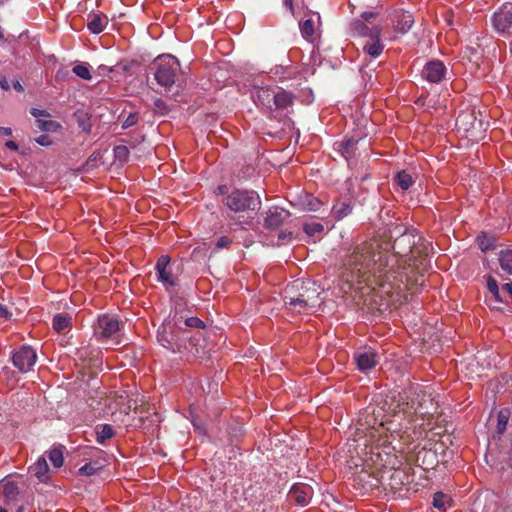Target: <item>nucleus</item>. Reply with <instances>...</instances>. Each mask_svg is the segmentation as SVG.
Instances as JSON below:
<instances>
[{
    "instance_id": "nucleus-56",
    "label": "nucleus",
    "mask_w": 512,
    "mask_h": 512,
    "mask_svg": "<svg viewBox=\"0 0 512 512\" xmlns=\"http://www.w3.org/2000/svg\"><path fill=\"white\" fill-rule=\"evenodd\" d=\"M503 289L512 295V283H506L503 285Z\"/></svg>"
},
{
    "instance_id": "nucleus-42",
    "label": "nucleus",
    "mask_w": 512,
    "mask_h": 512,
    "mask_svg": "<svg viewBox=\"0 0 512 512\" xmlns=\"http://www.w3.org/2000/svg\"><path fill=\"white\" fill-rule=\"evenodd\" d=\"M185 325L192 328H203L204 322L198 317H189L185 320Z\"/></svg>"
},
{
    "instance_id": "nucleus-17",
    "label": "nucleus",
    "mask_w": 512,
    "mask_h": 512,
    "mask_svg": "<svg viewBox=\"0 0 512 512\" xmlns=\"http://www.w3.org/2000/svg\"><path fill=\"white\" fill-rule=\"evenodd\" d=\"M394 29L402 34L407 33L413 23V16L404 10H397L393 15Z\"/></svg>"
},
{
    "instance_id": "nucleus-35",
    "label": "nucleus",
    "mask_w": 512,
    "mask_h": 512,
    "mask_svg": "<svg viewBox=\"0 0 512 512\" xmlns=\"http://www.w3.org/2000/svg\"><path fill=\"white\" fill-rule=\"evenodd\" d=\"M49 459L54 467L59 468L63 465V452L60 449L54 448L49 452Z\"/></svg>"
},
{
    "instance_id": "nucleus-12",
    "label": "nucleus",
    "mask_w": 512,
    "mask_h": 512,
    "mask_svg": "<svg viewBox=\"0 0 512 512\" xmlns=\"http://www.w3.org/2000/svg\"><path fill=\"white\" fill-rule=\"evenodd\" d=\"M313 489L304 483H297L289 491V498L300 506H306L312 499Z\"/></svg>"
},
{
    "instance_id": "nucleus-9",
    "label": "nucleus",
    "mask_w": 512,
    "mask_h": 512,
    "mask_svg": "<svg viewBox=\"0 0 512 512\" xmlns=\"http://www.w3.org/2000/svg\"><path fill=\"white\" fill-rule=\"evenodd\" d=\"M284 302L286 308L292 313L297 314H313L317 311V309L321 306L318 304H310L299 297L291 295L285 292Z\"/></svg>"
},
{
    "instance_id": "nucleus-19",
    "label": "nucleus",
    "mask_w": 512,
    "mask_h": 512,
    "mask_svg": "<svg viewBox=\"0 0 512 512\" xmlns=\"http://www.w3.org/2000/svg\"><path fill=\"white\" fill-rule=\"evenodd\" d=\"M288 217V212L284 209L274 207L269 209L265 217V226L271 229L278 228Z\"/></svg>"
},
{
    "instance_id": "nucleus-58",
    "label": "nucleus",
    "mask_w": 512,
    "mask_h": 512,
    "mask_svg": "<svg viewBox=\"0 0 512 512\" xmlns=\"http://www.w3.org/2000/svg\"><path fill=\"white\" fill-rule=\"evenodd\" d=\"M193 425H194L195 429H196L197 431H199V433H202V432H203L202 428H201L199 425H197V424H196V423H194V422H193Z\"/></svg>"
},
{
    "instance_id": "nucleus-15",
    "label": "nucleus",
    "mask_w": 512,
    "mask_h": 512,
    "mask_svg": "<svg viewBox=\"0 0 512 512\" xmlns=\"http://www.w3.org/2000/svg\"><path fill=\"white\" fill-rule=\"evenodd\" d=\"M351 30L355 35L369 37L370 39L380 37L381 29L378 26L370 25L363 20H355L351 23Z\"/></svg>"
},
{
    "instance_id": "nucleus-37",
    "label": "nucleus",
    "mask_w": 512,
    "mask_h": 512,
    "mask_svg": "<svg viewBox=\"0 0 512 512\" xmlns=\"http://www.w3.org/2000/svg\"><path fill=\"white\" fill-rule=\"evenodd\" d=\"M114 156L120 162H126L129 158V149L124 145H119L114 148Z\"/></svg>"
},
{
    "instance_id": "nucleus-20",
    "label": "nucleus",
    "mask_w": 512,
    "mask_h": 512,
    "mask_svg": "<svg viewBox=\"0 0 512 512\" xmlns=\"http://www.w3.org/2000/svg\"><path fill=\"white\" fill-rule=\"evenodd\" d=\"M108 25V17L103 13H90L87 28L93 34H100Z\"/></svg>"
},
{
    "instance_id": "nucleus-63",
    "label": "nucleus",
    "mask_w": 512,
    "mask_h": 512,
    "mask_svg": "<svg viewBox=\"0 0 512 512\" xmlns=\"http://www.w3.org/2000/svg\"><path fill=\"white\" fill-rule=\"evenodd\" d=\"M0 512H6V510L0 507Z\"/></svg>"
},
{
    "instance_id": "nucleus-4",
    "label": "nucleus",
    "mask_w": 512,
    "mask_h": 512,
    "mask_svg": "<svg viewBox=\"0 0 512 512\" xmlns=\"http://www.w3.org/2000/svg\"><path fill=\"white\" fill-rule=\"evenodd\" d=\"M154 78L156 82L166 88L170 89L180 72V63L178 59L172 55H162L155 60Z\"/></svg>"
},
{
    "instance_id": "nucleus-52",
    "label": "nucleus",
    "mask_w": 512,
    "mask_h": 512,
    "mask_svg": "<svg viewBox=\"0 0 512 512\" xmlns=\"http://www.w3.org/2000/svg\"><path fill=\"white\" fill-rule=\"evenodd\" d=\"M5 145H6V147L8 149H11V150H14V151H17L18 148H19L18 144L16 142L12 141V140L7 141Z\"/></svg>"
},
{
    "instance_id": "nucleus-45",
    "label": "nucleus",
    "mask_w": 512,
    "mask_h": 512,
    "mask_svg": "<svg viewBox=\"0 0 512 512\" xmlns=\"http://www.w3.org/2000/svg\"><path fill=\"white\" fill-rule=\"evenodd\" d=\"M231 243H232V240L229 237L222 236L217 240L215 249L220 250L223 248H228L231 245Z\"/></svg>"
},
{
    "instance_id": "nucleus-44",
    "label": "nucleus",
    "mask_w": 512,
    "mask_h": 512,
    "mask_svg": "<svg viewBox=\"0 0 512 512\" xmlns=\"http://www.w3.org/2000/svg\"><path fill=\"white\" fill-rule=\"evenodd\" d=\"M166 333V327H164L163 329V333L162 334H159V341L161 342L162 346L168 348V349H171V350H175V346L173 344V342L171 340H169L164 334Z\"/></svg>"
},
{
    "instance_id": "nucleus-21",
    "label": "nucleus",
    "mask_w": 512,
    "mask_h": 512,
    "mask_svg": "<svg viewBox=\"0 0 512 512\" xmlns=\"http://www.w3.org/2000/svg\"><path fill=\"white\" fill-rule=\"evenodd\" d=\"M297 205L303 211H318L323 203L312 194L303 193L298 197Z\"/></svg>"
},
{
    "instance_id": "nucleus-54",
    "label": "nucleus",
    "mask_w": 512,
    "mask_h": 512,
    "mask_svg": "<svg viewBox=\"0 0 512 512\" xmlns=\"http://www.w3.org/2000/svg\"><path fill=\"white\" fill-rule=\"evenodd\" d=\"M0 133L4 136H11L12 135V129L9 127H0Z\"/></svg>"
},
{
    "instance_id": "nucleus-3",
    "label": "nucleus",
    "mask_w": 512,
    "mask_h": 512,
    "mask_svg": "<svg viewBox=\"0 0 512 512\" xmlns=\"http://www.w3.org/2000/svg\"><path fill=\"white\" fill-rule=\"evenodd\" d=\"M223 204L230 212L240 215L257 212L261 208V199L253 190L235 188L227 194Z\"/></svg>"
},
{
    "instance_id": "nucleus-22",
    "label": "nucleus",
    "mask_w": 512,
    "mask_h": 512,
    "mask_svg": "<svg viewBox=\"0 0 512 512\" xmlns=\"http://www.w3.org/2000/svg\"><path fill=\"white\" fill-rule=\"evenodd\" d=\"M52 326L57 333H64L71 329L72 317L64 313L56 314L53 317Z\"/></svg>"
},
{
    "instance_id": "nucleus-27",
    "label": "nucleus",
    "mask_w": 512,
    "mask_h": 512,
    "mask_svg": "<svg viewBox=\"0 0 512 512\" xmlns=\"http://www.w3.org/2000/svg\"><path fill=\"white\" fill-rule=\"evenodd\" d=\"M95 432L96 441L100 444H103L114 435L113 428L108 424L98 425Z\"/></svg>"
},
{
    "instance_id": "nucleus-18",
    "label": "nucleus",
    "mask_w": 512,
    "mask_h": 512,
    "mask_svg": "<svg viewBox=\"0 0 512 512\" xmlns=\"http://www.w3.org/2000/svg\"><path fill=\"white\" fill-rule=\"evenodd\" d=\"M493 25L499 33L507 32L512 26V12L505 8L495 12L492 18Z\"/></svg>"
},
{
    "instance_id": "nucleus-2",
    "label": "nucleus",
    "mask_w": 512,
    "mask_h": 512,
    "mask_svg": "<svg viewBox=\"0 0 512 512\" xmlns=\"http://www.w3.org/2000/svg\"><path fill=\"white\" fill-rule=\"evenodd\" d=\"M372 415H366L364 423L362 418L359 420L360 427L357 428L358 438L354 439L357 442V447H364L369 449L366 454L371 457L375 455L377 459L382 460L383 455L389 456L396 448L392 445L393 441L397 438H402V433H405L404 427L401 425L402 419L400 414H395L393 417L382 420L376 425V419ZM407 429V427H405Z\"/></svg>"
},
{
    "instance_id": "nucleus-1",
    "label": "nucleus",
    "mask_w": 512,
    "mask_h": 512,
    "mask_svg": "<svg viewBox=\"0 0 512 512\" xmlns=\"http://www.w3.org/2000/svg\"><path fill=\"white\" fill-rule=\"evenodd\" d=\"M415 238L412 232L403 233L394 241V253L383 250L377 240L356 246L344 262L351 281H366L373 276L380 286L384 288L388 285L391 288L387 293L393 289L400 290L404 278H408V268L422 273L431 267L430 253L433 247L430 243L418 244Z\"/></svg>"
},
{
    "instance_id": "nucleus-46",
    "label": "nucleus",
    "mask_w": 512,
    "mask_h": 512,
    "mask_svg": "<svg viewBox=\"0 0 512 512\" xmlns=\"http://www.w3.org/2000/svg\"><path fill=\"white\" fill-rule=\"evenodd\" d=\"M154 107L156 111H158L161 114H166L168 112V107L165 101L160 98L154 100Z\"/></svg>"
},
{
    "instance_id": "nucleus-14",
    "label": "nucleus",
    "mask_w": 512,
    "mask_h": 512,
    "mask_svg": "<svg viewBox=\"0 0 512 512\" xmlns=\"http://www.w3.org/2000/svg\"><path fill=\"white\" fill-rule=\"evenodd\" d=\"M355 361L358 369L365 371L375 367L379 357L372 349H363L355 353Z\"/></svg>"
},
{
    "instance_id": "nucleus-38",
    "label": "nucleus",
    "mask_w": 512,
    "mask_h": 512,
    "mask_svg": "<svg viewBox=\"0 0 512 512\" xmlns=\"http://www.w3.org/2000/svg\"><path fill=\"white\" fill-rule=\"evenodd\" d=\"M98 463H86L79 469L81 475L91 476L96 474L100 470Z\"/></svg>"
},
{
    "instance_id": "nucleus-26",
    "label": "nucleus",
    "mask_w": 512,
    "mask_h": 512,
    "mask_svg": "<svg viewBox=\"0 0 512 512\" xmlns=\"http://www.w3.org/2000/svg\"><path fill=\"white\" fill-rule=\"evenodd\" d=\"M30 471L40 480L45 481L47 478L48 464L44 457H40L34 465L30 468Z\"/></svg>"
},
{
    "instance_id": "nucleus-24",
    "label": "nucleus",
    "mask_w": 512,
    "mask_h": 512,
    "mask_svg": "<svg viewBox=\"0 0 512 512\" xmlns=\"http://www.w3.org/2000/svg\"><path fill=\"white\" fill-rule=\"evenodd\" d=\"M383 49L384 45L381 43L380 37L372 38L363 45V51L373 58L378 57L383 52Z\"/></svg>"
},
{
    "instance_id": "nucleus-30",
    "label": "nucleus",
    "mask_w": 512,
    "mask_h": 512,
    "mask_svg": "<svg viewBox=\"0 0 512 512\" xmlns=\"http://www.w3.org/2000/svg\"><path fill=\"white\" fill-rule=\"evenodd\" d=\"M509 417L510 411L508 409H502L498 412L496 431L499 436H501L505 432Z\"/></svg>"
},
{
    "instance_id": "nucleus-49",
    "label": "nucleus",
    "mask_w": 512,
    "mask_h": 512,
    "mask_svg": "<svg viewBox=\"0 0 512 512\" xmlns=\"http://www.w3.org/2000/svg\"><path fill=\"white\" fill-rule=\"evenodd\" d=\"M30 113L36 117V118H39L40 116H45L47 115L46 111L45 110H40V109H37V108H32Z\"/></svg>"
},
{
    "instance_id": "nucleus-25",
    "label": "nucleus",
    "mask_w": 512,
    "mask_h": 512,
    "mask_svg": "<svg viewBox=\"0 0 512 512\" xmlns=\"http://www.w3.org/2000/svg\"><path fill=\"white\" fill-rule=\"evenodd\" d=\"M352 211V206L349 201H338L332 207V214L337 220H341Z\"/></svg>"
},
{
    "instance_id": "nucleus-13",
    "label": "nucleus",
    "mask_w": 512,
    "mask_h": 512,
    "mask_svg": "<svg viewBox=\"0 0 512 512\" xmlns=\"http://www.w3.org/2000/svg\"><path fill=\"white\" fill-rule=\"evenodd\" d=\"M276 88L259 87L253 93V99L257 106H260L268 111H273V102L275 99Z\"/></svg>"
},
{
    "instance_id": "nucleus-61",
    "label": "nucleus",
    "mask_w": 512,
    "mask_h": 512,
    "mask_svg": "<svg viewBox=\"0 0 512 512\" xmlns=\"http://www.w3.org/2000/svg\"><path fill=\"white\" fill-rule=\"evenodd\" d=\"M23 511H24V509H23V507H22V506H21V507H19V508H18V510H17V512H23Z\"/></svg>"
},
{
    "instance_id": "nucleus-33",
    "label": "nucleus",
    "mask_w": 512,
    "mask_h": 512,
    "mask_svg": "<svg viewBox=\"0 0 512 512\" xmlns=\"http://www.w3.org/2000/svg\"><path fill=\"white\" fill-rule=\"evenodd\" d=\"M1 489L8 500H12L18 494V487L12 481H2Z\"/></svg>"
},
{
    "instance_id": "nucleus-47",
    "label": "nucleus",
    "mask_w": 512,
    "mask_h": 512,
    "mask_svg": "<svg viewBox=\"0 0 512 512\" xmlns=\"http://www.w3.org/2000/svg\"><path fill=\"white\" fill-rule=\"evenodd\" d=\"M11 317V313L8 311L5 305L0 304V323H3L9 320Z\"/></svg>"
},
{
    "instance_id": "nucleus-36",
    "label": "nucleus",
    "mask_w": 512,
    "mask_h": 512,
    "mask_svg": "<svg viewBox=\"0 0 512 512\" xmlns=\"http://www.w3.org/2000/svg\"><path fill=\"white\" fill-rule=\"evenodd\" d=\"M487 288L497 302H502V299L500 298V295H499V288H498L497 281L494 278H492L491 276H489L487 279Z\"/></svg>"
},
{
    "instance_id": "nucleus-57",
    "label": "nucleus",
    "mask_w": 512,
    "mask_h": 512,
    "mask_svg": "<svg viewBox=\"0 0 512 512\" xmlns=\"http://www.w3.org/2000/svg\"><path fill=\"white\" fill-rule=\"evenodd\" d=\"M479 245H480L482 250H487L490 247L488 244H483V241H480Z\"/></svg>"
},
{
    "instance_id": "nucleus-31",
    "label": "nucleus",
    "mask_w": 512,
    "mask_h": 512,
    "mask_svg": "<svg viewBox=\"0 0 512 512\" xmlns=\"http://www.w3.org/2000/svg\"><path fill=\"white\" fill-rule=\"evenodd\" d=\"M323 230L324 227L319 222L309 221L303 224V231L310 237L319 236Z\"/></svg>"
},
{
    "instance_id": "nucleus-51",
    "label": "nucleus",
    "mask_w": 512,
    "mask_h": 512,
    "mask_svg": "<svg viewBox=\"0 0 512 512\" xmlns=\"http://www.w3.org/2000/svg\"><path fill=\"white\" fill-rule=\"evenodd\" d=\"M290 238H291V233H290V232L286 233V232H284V231H281V232H279V234H278V239H279L282 243H284L286 240H289Z\"/></svg>"
},
{
    "instance_id": "nucleus-59",
    "label": "nucleus",
    "mask_w": 512,
    "mask_h": 512,
    "mask_svg": "<svg viewBox=\"0 0 512 512\" xmlns=\"http://www.w3.org/2000/svg\"><path fill=\"white\" fill-rule=\"evenodd\" d=\"M15 88L18 90H22V86L19 83L17 85H15Z\"/></svg>"
},
{
    "instance_id": "nucleus-23",
    "label": "nucleus",
    "mask_w": 512,
    "mask_h": 512,
    "mask_svg": "<svg viewBox=\"0 0 512 512\" xmlns=\"http://www.w3.org/2000/svg\"><path fill=\"white\" fill-rule=\"evenodd\" d=\"M357 140L350 138L334 144L335 149L345 158L349 159L356 149Z\"/></svg>"
},
{
    "instance_id": "nucleus-53",
    "label": "nucleus",
    "mask_w": 512,
    "mask_h": 512,
    "mask_svg": "<svg viewBox=\"0 0 512 512\" xmlns=\"http://www.w3.org/2000/svg\"><path fill=\"white\" fill-rule=\"evenodd\" d=\"M285 7L294 14L293 0H284Z\"/></svg>"
},
{
    "instance_id": "nucleus-60",
    "label": "nucleus",
    "mask_w": 512,
    "mask_h": 512,
    "mask_svg": "<svg viewBox=\"0 0 512 512\" xmlns=\"http://www.w3.org/2000/svg\"><path fill=\"white\" fill-rule=\"evenodd\" d=\"M82 127H83V129H84V130H87V131H88V130H89V128H90V127H89V125L85 126L84 124L82 125Z\"/></svg>"
},
{
    "instance_id": "nucleus-62",
    "label": "nucleus",
    "mask_w": 512,
    "mask_h": 512,
    "mask_svg": "<svg viewBox=\"0 0 512 512\" xmlns=\"http://www.w3.org/2000/svg\"><path fill=\"white\" fill-rule=\"evenodd\" d=\"M2 86H3L4 88H8V84H7V83L3 84Z\"/></svg>"
},
{
    "instance_id": "nucleus-8",
    "label": "nucleus",
    "mask_w": 512,
    "mask_h": 512,
    "mask_svg": "<svg viewBox=\"0 0 512 512\" xmlns=\"http://www.w3.org/2000/svg\"><path fill=\"white\" fill-rule=\"evenodd\" d=\"M476 125L481 127V122H477L476 120L474 110L461 111L456 118V127L458 130H463L467 134V137L471 139L478 137Z\"/></svg>"
},
{
    "instance_id": "nucleus-32",
    "label": "nucleus",
    "mask_w": 512,
    "mask_h": 512,
    "mask_svg": "<svg viewBox=\"0 0 512 512\" xmlns=\"http://www.w3.org/2000/svg\"><path fill=\"white\" fill-rule=\"evenodd\" d=\"M300 32L305 39H309L314 35L315 23L313 19H306L299 23Z\"/></svg>"
},
{
    "instance_id": "nucleus-16",
    "label": "nucleus",
    "mask_w": 512,
    "mask_h": 512,
    "mask_svg": "<svg viewBox=\"0 0 512 512\" xmlns=\"http://www.w3.org/2000/svg\"><path fill=\"white\" fill-rule=\"evenodd\" d=\"M295 99L296 97L292 92L286 91L280 87H276L273 111L287 110L289 107L293 106Z\"/></svg>"
},
{
    "instance_id": "nucleus-40",
    "label": "nucleus",
    "mask_w": 512,
    "mask_h": 512,
    "mask_svg": "<svg viewBox=\"0 0 512 512\" xmlns=\"http://www.w3.org/2000/svg\"><path fill=\"white\" fill-rule=\"evenodd\" d=\"M446 495L442 492H436L433 496V506L438 510L445 511Z\"/></svg>"
},
{
    "instance_id": "nucleus-6",
    "label": "nucleus",
    "mask_w": 512,
    "mask_h": 512,
    "mask_svg": "<svg viewBox=\"0 0 512 512\" xmlns=\"http://www.w3.org/2000/svg\"><path fill=\"white\" fill-rule=\"evenodd\" d=\"M285 292L306 300L310 304L321 305L323 303L321 288L312 281H295L285 289Z\"/></svg>"
},
{
    "instance_id": "nucleus-7",
    "label": "nucleus",
    "mask_w": 512,
    "mask_h": 512,
    "mask_svg": "<svg viewBox=\"0 0 512 512\" xmlns=\"http://www.w3.org/2000/svg\"><path fill=\"white\" fill-rule=\"evenodd\" d=\"M13 365L22 373L32 370L37 361L36 351L30 346H21L12 353Z\"/></svg>"
},
{
    "instance_id": "nucleus-29",
    "label": "nucleus",
    "mask_w": 512,
    "mask_h": 512,
    "mask_svg": "<svg viewBox=\"0 0 512 512\" xmlns=\"http://www.w3.org/2000/svg\"><path fill=\"white\" fill-rule=\"evenodd\" d=\"M499 263L501 269L508 274H512V250H503L499 254Z\"/></svg>"
},
{
    "instance_id": "nucleus-41",
    "label": "nucleus",
    "mask_w": 512,
    "mask_h": 512,
    "mask_svg": "<svg viewBox=\"0 0 512 512\" xmlns=\"http://www.w3.org/2000/svg\"><path fill=\"white\" fill-rule=\"evenodd\" d=\"M361 481H366L369 488H376L379 486V480L367 472H363L359 475Z\"/></svg>"
},
{
    "instance_id": "nucleus-50",
    "label": "nucleus",
    "mask_w": 512,
    "mask_h": 512,
    "mask_svg": "<svg viewBox=\"0 0 512 512\" xmlns=\"http://www.w3.org/2000/svg\"><path fill=\"white\" fill-rule=\"evenodd\" d=\"M215 193L217 195H226L227 196V194L229 193L228 192V187L226 185H220V186L217 187Z\"/></svg>"
},
{
    "instance_id": "nucleus-43",
    "label": "nucleus",
    "mask_w": 512,
    "mask_h": 512,
    "mask_svg": "<svg viewBox=\"0 0 512 512\" xmlns=\"http://www.w3.org/2000/svg\"><path fill=\"white\" fill-rule=\"evenodd\" d=\"M138 122V114L137 113H131L128 115V117L124 120L122 124L123 129H127L129 127L134 126Z\"/></svg>"
},
{
    "instance_id": "nucleus-28",
    "label": "nucleus",
    "mask_w": 512,
    "mask_h": 512,
    "mask_svg": "<svg viewBox=\"0 0 512 512\" xmlns=\"http://www.w3.org/2000/svg\"><path fill=\"white\" fill-rule=\"evenodd\" d=\"M395 181L402 190H408L414 184L412 175L405 170L397 173Z\"/></svg>"
},
{
    "instance_id": "nucleus-5",
    "label": "nucleus",
    "mask_w": 512,
    "mask_h": 512,
    "mask_svg": "<svg viewBox=\"0 0 512 512\" xmlns=\"http://www.w3.org/2000/svg\"><path fill=\"white\" fill-rule=\"evenodd\" d=\"M94 336L98 342L114 344L120 343V323L114 316L103 314L98 317L94 325Z\"/></svg>"
},
{
    "instance_id": "nucleus-48",
    "label": "nucleus",
    "mask_w": 512,
    "mask_h": 512,
    "mask_svg": "<svg viewBox=\"0 0 512 512\" xmlns=\"http://www.w3.org/2000/svg\"><path fill=\"white\" fill-rule=\"evenodd\" d=\"M35 141L41 146H49L52 144L48 135H40L35 139Z\"/></svg>"
},
{
    "instance_id": "nucleus-39",
    "label": "nucleus",
    "mask_w": 512,
    "mask_h": 512,
    "mask_svg": "<svg viewBox=\"0 0 512 512\" xmlns=\"http://www.w3.org/2000/svg\"><path fill=\"white\" fill-rule=\"evenodd\" d=\"M37 123H38L39 129H41L43 131H56L57 128L60 127V125L57 122L52 121V120L38 119Z\"/></svg>"
},
{
    "instance_id": "nucleus-10",
    "label": "nucleus",
    "mask_w": 512,
    "mask_h": 512,
    "mask_svg": "<svg viewBox=\"0 0 512 512\" xmlns=\"http://www.w3.org/2000/svg\"><path fill=\"white\" fill-rule=\"evenodd\" d=\"M170 257L168 255H162L158 258L155 269L157 272V279L161 282L166 289L175 286V278L169 267Z\"/></svg>"
},
{
    "instance_id": "nucleus-11",
    "label": "nucleus",
    "mask_w": 512,
    "mask_h": 512,
    "mask_svg": "<svg viewBox=\"0 0 512 512\" xmlns=\"http://www.w3.org/2000/svg\"><path fill=\"white\" fill-rule=\"evenodd\" d=\"M445 75L446 67L440 60L429 61L422 70V77L430 83L441 82Z\"/></svg>"
},
{
    "instance_id": "nucleus-55",
    "label": "nucleus",
    "mask_w": 512,
    "mask_h": 512,
    "mask_svg": "<svg viewBox=\"0 0 512 512\" xmlns=\"http://www.w3.org/2000/svg\"><path fill=\"white\" fill-rule=\"evenodd\" d=\"M375 16V14L373 12H365L363 14V18L365 21L369 20L370 18H373Z\"/></svg>"
},
{
    "instance_id": "nucleus-34",
    "label": "nucleus",
    "mask_w": 512,
    "mask_h": 512,
    "mask_svg": "<svg viewBox=\"0 0 512 512\" xmlns=\"http://www.w3.org/2000/svg\"><path fill=\"white\" fill-rule=\"evenodd\" d=\"M72 71L81 79L90 80L92 78L87 64H77L73 67Z\"/></svg>"
}]
</instances>
